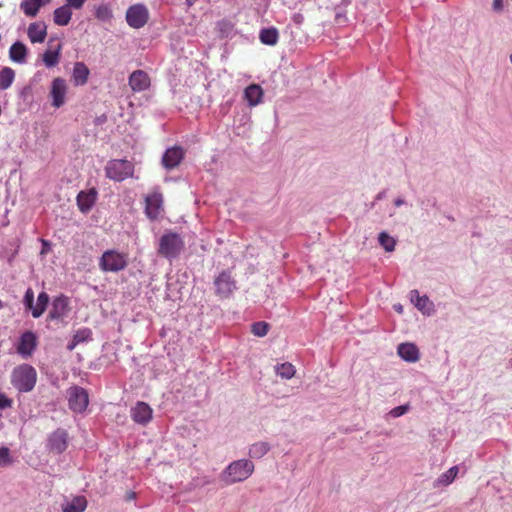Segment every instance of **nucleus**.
<instances>
[{
    "mask_svg": "<svg viewBox=\"0 0 512 512\" xmlns=\"http://www.w3.org/2000/svg\"><path fill=\"white\" fill-rule=\"evenodd\" d=\"M254 463L247 459H239L231 462L221 473V481L225 485L243 482L254 472Z\"/></svg>",
    "mask_w": 512,
    "mask_h": 512,
    "instance_id": "1",
    "label": "nucleus"
},
{
    "mask_svg": "<svg viewBox=\"0 0 512 512\" xmlns=\"http://www.w3.org/2000/svg\"><path fill=\"white\" fill-rule=\"evenodd\" d=\"M37 382V372L29 364L16 366L11 373V384L19 392H30Z\"/></svg>",
    "mask_w": 512,
    "mask_h": 512,
    "instance_id": "2",
    "label": "nucleus"
},
{
    "mask_svg": "<svg viewBox=\"0 0 512 512\" xmlns=\"http://www.w3.org/2000/svg\"><path fill=\"white\" fill-rule=\"evenodd\" d=\"M183 249L184 241L177 233L169 232L159 239L158 254L169 260L177 258Z\"/></svg>",
    "mask_w": 512,
    "mask_h": 512,
    "instance_id": "3",
    "label": "nucleus"
},
{
    "mask_svg": "<svg viewBox=\"0 0 512 512\" xmlns=\"http://www.w3.org/2000/svg\"><path fill=\"white\" fill-rule=\"evenodd\" d=\"M128 265V254L115 249L104 251L99 259V268L103 272H119Z\"/></svg>",
    "mask_w": 512,
    "mask_h": 512,
    "instance_id": "4",
    "label": "nucleus"
},
{
    "mask_svg": "<svg viewBox=\"0 0 512 512\" xmlns=\"http://www.w3.org/2000/svg\"><path fill=\"white\" fill-rule=\"evenodd\" d=\"M106 177L111 180L121 182L127 178L133 177L134 165L125 159H114L107 163L105 167Z\"/></svg>",
    "mask_w": 512,
    "mask_h": 512,
    "instance_id": "5",
    "label": "nucleus"
},
{
    "mask_svg": "<svg viewBox=\"0 0 512 512\" xmlns=\"http://www.w3.org/2000/svg\"><path fill=\"white\" fill-rule=\"evenodd\" d=\"M145 214L150 220H157L164 211V197L159 187H155L145 198Z\"/></svg>",
    "mask_w": 512,
    "mask_h": 512,
    "instance_id": "6",
    "label": "nucleus"
},
{
    "mask_svg": "<svg viewBox=\"0 0 512 512\" xmlns=\"http://www.w3.org/2000/svg\"><path fill=\"white\" fill-rule=\"evenodd\" d=\"M67 398L69 408L76 412H83L89 403V397L87 391L79 386H73L67 390Z\"/></svg>",
    "mask_w": 512,
    "mask_h": 512,
    "instance_id": "7",
    "label": "nucleus"
},
{
    "mask_svg": "<svg viewBox=\"0 0 512 512\" xmlns=\"http://www.w3.org/2000/svg\"><path fill=\"white\" fill-rule=\"evenodd\" d=\"M149 19V11L143 4H135L128 8L126 21L132 28L139 29L146 25Z\"/></svg>",
    "mask_w": 512,
    "mask_h": 512,
    "instance_id": "8",
    "label": "nucleus"
},
{
    "mask_svg": "<svg viewBox=\"0 0 512 512\" xmlns=\"http://www.w3.org/2000/svg\"><path fill=\"white\" fill-rule=\"evenodd\" d=\"M215 292L220 298H228L236 288V282L228 271L221 272L214 280Z\"/></svg>",
    "mask_w": 512,
    "mask_h": 512,
    "instance_id": "9",
    "label": "nucleus"
},
{
    "mask_svg": "<svg viewBox=\"0 0 512 512\" xmlns=\"http://www.w3.org/2000/svg\"><path fill=\"white\" fill-rule=\"evenodd\" d=\"M68 447V433L66 430L58 428L52 432L47 440V449L49 452L60 454Z\"/></svg>",
    "mask_w": 512,
    "mask_h": 512,
    "instance_id": "10",
    "label": "nucleus"
},
{
    "mask_svg": "<svg viewBox=\"0 0 512 512\" xmlns=\"http://www.w3.org/2000/svg\"><path fill=\"white\" fill-rule=\"evenodd\" d=\"M37 347V336L32 331L24 332L17 345V353L23 358L30 357Z\"/></svg>",
    "mask_w": 512,
    "mask_h": 512,
    "instance_id": "11",
    "label": "nucleus"
},
{
    "mask_svg": "<svg viewBox=\"0 0 512 512\" xmlns=\"http://www.w3.org/2000/svg\"><path fill=\"white\" fill-rule=\"evenodd\" d=\"M152 416V408L143 401H138L131 409V418L137 424L147 425L152 420Z\"/></svg>",
    "mask_w": 512,
    "mask_h": 512,
    "instance_id": "12",
    "label": "nucleus"
},
{
    "mask_svg": "<svg viewBox=\"0 0 512 512\" xmlns=\"http://www.w3.org/2000/svg\"><path fill=\"white\" fill-rule=\"evenodd\" d=\"M97 197L98 191L96 188L80 191L76 198L79 210L82 213H88L96 203Z\"/></svg>",
    "mask_w": 512,
    "mask_h": 512,
    "instance_id": "13",
    "label": "nucleus"
},
{
    "mask_svg": "<svg viewBox=\"0 0 512 512\" xmlns=\"http://www.w3.org/2000/svg\"><path fill=\"white\" fill-rule=\"evenodd\" d=\"M151 85L149 75L143 70H135L129 77V86L134 92L147 90Z\"/></svg>",
    "mask_w": 512,
    "mask_h": 512,
    "instance_id": "14",
    "label": "nucleus"
},
{
    "mask_svg": "<svg viewBox=\"0 0 512 512\" xmlns=\"http://www.w3.org/2000/svg\"><path fill=\"white\" fill-rule=\"evenodd\" d=\"M67 91L66 82L62 78H55L52 82L51 87V97H52V105L55 108L61 107L65 102V95Z\"/></svg>",
    "mask_w": 512,
    "mask_h": 512,
    "instance_id": "15",
    "label": "nucleus"
},
{
    "mask_svg": "<svg viewBox=\"0 0 512 512\" xmlns=\"http://www.w3.org/2000/svg\"><path fill=\"white\" fill-rule=\"evenodd\" d=\"M68 305H69V301H68L67 297H65L63 295L56 297L53 300L51 309L49 311V315H48L49 319L58 320V319L63 318L69 310Z\"/></svg>",
    "mask_w": 512,
    "mask_h": 512,
    "instance_id": "16",
    "label": "nucleus"
},
{
    "mask_svg": "<svg viewBox=\"0 0 512 512\" xmlns=\"http://www.w3.org/2000/svg\"><path fill=\"white\" fill-rule=\"evenodd\" d=\"M184 157V152L180 147H172L166 150L162 157L163 166L171 170L177 167Z\"/></svg>",
    "mask_w": 512,
    "mask_h": 512,
    "instance_id": "17",
    "label": "nucleus"
},
{
    "mask_svg": "<svg viewBox=\"0 0 512 512\" xmlns=\"http://www.w3.org/2000/svg\"><path fill=\"white\" fill-rule=\"evenodd\" d=\"M27 33L32 43H42L47 36V26L44 22H33L29 25Z\"/></svg>",
    "mask_w": 512,
    "mask_h": 512,
    "instance_id": "18",
    "label": "nucleus"
},
{
    "mask_svg": "<svg viewBox=\"0 0 512 512\" xmlns=\"http://www.w3.org/2000/svg\"><path fill=\"white\" fill-rule=\"evenodd\" d=\"M51 0H22L20 9L28 17H35L40 8L49 4Z\"/></svg>",
    "mask_w": 512,
    "mask_h": 512,
    "instance_id": "19",
    "label": "nucleus"
},
{
    "mask_svg": "<svg viewBox=\"0 0 512 512\" xmlns=\"http://www.w3.org/2000/svg\"><path fill=\"white\" fill-rule=\"evenodd\" d=\"M397 352L405 361L416 362L419 360V350L415 344L402 343L398 346Z\"/></svg>",
    "mask_w": 512,
    "mask_h": 512,
    "instance_id": "20",
    "label": "nucleus"
},
{
    "mask_svg": "<svg viewBox=\"0 0 512 512\" xmlns=\"http://www.w3.org/2000/svg\"><path fill=\"white\" fill-rule=\"evenodd\" d=\"M72 18V9L66 4L56 8L53 12V21L58 26H66Z\"/></svg>",
    "mask_w": 512,
    "mask_h": 512,
    "instance_id": "21",
    "label": "nucleus"
},
{
    "mask_svg": "<svg viewBox=\"0 0 512 512\" xmlns=\"http://www.w3.org/2000/svg\"><path fill=\"white\" fill-rule=\"evenodd\" d=\"M263 90L257 84L249 85L244 91V98L250 106H256L262 101Z\"/></svg>",
    "mask_w": 512,
    "mask_h": 512,
    "instance_id": "22",
    "label": "nucleus"
},
{
    "mask_svg": "<svg viewBox=\"0 0 512 512\" xmlns=\"http://www.w3.org/2000/svg\"><path fill=\"white\" fill-rule=\"evenodd\" d=\"M9 57L16 63L25 62L27 57V47L22 42H15L9 49Z\"/></svg>",
    "mask_w": 512,
    "mask_h": 512,
    "instance_id": "23",
    "label": "nucleus"
},
{
    "mask_svg": "<svg viewBox=\"0 0 512 512\" xmlns=\"http://www.w3.org/2000/svg\"><path fill=\"white\" fill-rule=\"evenodd\" d=\"M89 76V69L83 62H76L73 68V80L75 85L86 84Z\"/></svg>",
    "mask_w": 512,
    "mask_h": 512,
    "instance_id": "24",
    "label": "nucleus"
},
{
    "mask_svg": "<svg viewBox=\"0 0 512 512\" xmlns=\"http://www.w3.org/2000/svg\"><path fill=\"white\" fill-rule=\"evenodd\" d=\"M87 506V500L84 496H76L63 505V512H83Z\"/></svg>",
    "mask_w": 512,
    "mask_h": 512,
    "instance_id": "25",
    "label": "nucleus"
},
{
    "mask_svg": "<svg viewBox=\"0 0 512 512\" xmlns=\"http://www.w3.org/2000/svg\"><path fill=\"white\" fill-rule=\"evenodd\" d=\"M259 39L265 45H276L279 39L278 30L274 27L264 28L260 31Z\"/></svg>",
    "mask_w": 512,
    "mask_h": 512,
    "instance_id": "26",
    "label": "nucleus"
},
{
    "mask_svg": "<svg viewBox=\"0 0 512 512\" xmlns=\"http://www.w3.org/2000/svg\"><path fill=\"white\" fill-rule=\"evenodd\" d=\"M49 303V295L46 292H41L37 297V303L32 309V316L39 318L46 310Z\"/></svg>",
    "mask_w": 512,
    "mask_h": 512,
    "instance_id": "27",
    "label": "nucleus"
},
{
    "mask_svg": "<svg viewBox=\"0 0 512 512\" xmlns=\"http://www.w3.org/2000/svg\"><path fill=\"white\" fill-rule=\"evenodd\" d=\"M15 78V72L10 67H4L0 70V90L8 89Z\"/></svg>",
    "mask_w": 512,
    "mask_h": 512,
    "instance_id": "28",
    "label": "nucleus"
},
{
    "mask_svg": "<svg viewBox=\"0 0 512 512\" xmlns=\"http://www.w3.org/2000/svg\"><path fill=\"white\" fill-rule=\"evenodd\" d=\"M275 371L283 379H291L296 373L295 367L289 362L277 365Z\"/></svg>",
    "mask_w": 512,
    "mask_h": 512,
    "instance_id": "29",
    "label": "nucleus"
},
{
    "mask_svg": "<svg viewBox=\"0 0 512 512\" xmlns=\"http://www.w3.org/2000/svg\"><path fill=\"white\" fill-rule=\"evenodd\" d=\"M270 450V446L266 442L254 443L249 449V455L252 458H262Z\"/></svg>",
    "mask_w": 512,
    "mask_h": 512,
    "instance_id": "30",
    "label": "nucleus"
},
{
    "mask_svg": "<svg viewBox=\"0 0 512 512\" xmlns=\"http://www.w3.org/2000/svg\"><path fill=\"white\" fill-rule=\"evenodd\" d=\"M458 470L459 469L457 466L451 467L449 470H447L446 472H444L443 474H441L438 477L436 483L438 485H443V486H447V485L451 484L457 477Z\"/></svg>",
    "mask_w": 512,
    "mask_h": 512,
    "instance_id": "31",
    "label": "nucleus"
},
{
    "mask_svg": "<svg viewBox=\"0 0 512 512\" xmlns=\"http://www.w3.org/2000/svg\"><path fill=\"white\" fill-rule=\"evenodd\" d=\"M414 296L416 297L415 306L421 311H429L431 309V302L429 301L427 296H419L417 290L411 291V299L414 300Z\"/></svg>",
    "mask_w": 512,
    "mask_h": 512,
    "instance_id": "32",
    "label": "nucleus"
},
{
    "mask_svg": "<svg viewBox=\"0 0 512 512\" xmlns=\"http://www.w3.org/2000/svg\"><path fill=\"white\" fill-rule=\"evenodd\" d=\"M270 325L265 321L255 322L251 326V332L257 337H264L269 332Z\"/></svg>",
    "mask_w": 512,
    "mask_h": 512,
    "instance_id": "33",
    "label": "nucleus"
},
{
    "mask_svg": "<svg viewBox=\"0 0 512 512\" xmlns=\"http://www.w3.org/2000/svg\"><path fill=\"white\" fill-rule=\"evenodd\" d=\"M92 337V331L89 328H82L76 331L73 336L74 345H78L80 343L86 342L90 340Z\"/></svg>",
    "mask_w": 512,
    "mask_h": 512,
    "instance_id": "34",
    "label": "nucleus"
},
{
    "mask_svg": "<svg viewBox=\"0 0 512 512\" xmlns=\"http://www.w3.org/2000/svg\"><path fill=\"white\" fill-rule=\"evenodd\" d=\"M379 243L388 252L393 251L396 244L395 240L386 232H381L379 234Z\"/></svg>",
    "mask_w": 512,
    "mask_h": 512,
    "instance_id": "35",
    "label": "nucleus"
},
{
    "mask_svg": "<svg viewBox=\"0 0 512 512\" xmlns=\"http://www.w3.org/2000/svg\"><path fill=\"white\" fill-rule=\"evenodd\" d=\"M95 16L99 20L107 21V20H110L112 18V11H111V9L109 8L108 5L102 4V5H99L96 8Z\"/></svg>",
    "mask_w": 512,
    "mask_h": 512,
    "instance_id": "36",
    "label": "nucleus"
},
{
    "mask_svg": "<svg viewBox=\"0 0 512 512\" xmlns=\"http://www.w3.org/2000/svg\"><path fill=\"white\" fill-rule=\"evenodd\" d=\"M59 61V53L57 51L47 50L43 54V62L47 67L55 66Z\"/></svg>",
    "mask_w": 512,
    "mask_h": 512,
    "instance_id": "37",
    "label": "nucleus"
},
{
    "mask_svg": "<svg viewBox=\"0 0 512 512\" xmlns=\"http://www.w3.org/2000/svg\"><path fill=\"white\" fill-rule=\"evenodd\" d=\"M24 304L31 311L34 308V292L31 288H28L24 295Z\"/></svg>",
    "mask_w": 512,
    "mask_h": 512,
    "instance_id": "38",
    "label": "nucleus"
},
{
    "mask_svg": "<svg viewBox=\"0 0 512 512\" xmlns=\"http://www.w3.org/2000/svg\"><path fill=\"white\" fill-rule=\"evenodd\" d=\"M11 463L9 449L6 447L0 448V466H6Z\"/></svg>",
    "mask_w": 512,
    "mask_h": 512,
    "instance_id": "39",
    "label": "nucleus"
},
{
    "mask_svg": "<svg viewBox=\"0 0 512 512\" xmlns=\"http://www.w3.org/2000/svg\"><path fill=\"white\" fill-rule=\"evenodd\" d=\"M408 410H409L408 405L397 406L390 411V415L394 418H397V417L404 415Z\"/></svg>",
    "mask_w": 512,
    "mask_h": 512,
    "instance_id": "40",
    "label": "nucleus"
},
{
    "mask_svg": "<svg viewBox=\"0 0 512 512\" xmlns=\"http://www.w3.org/2000/svg\"><path fill=\"white\" fill-rule=\"evenodd\" d=\"M66 1V5L68 7H70L72 10H81L83 8V6L85 5V3L87 2V0H65Z\"/></svg>",
    "mask_w": 512,
    "mask_h": 512,
    "instance_id": "41",
    "label": "nucleus"
},
{
    "mask_svg": "<svg viewBox=\"0 0 512 512\" xmlns=\"http://www.w3.org/2000/svg\"><path fill=\"white\" fill-rule=\"evenodd\" d=\"M12 404V399L8 398L4 393L0 392V409L10 408Z\"/></svg>",
    "mask_w": 512,
    "mask_h": 512,
    "instance_id": "42",
    "label": "nucleus"
},
{
    "mask_svg": "<svg viewBox=\"0 0 512 512\" xmlns=\"http://www.w3.org/2000/svg\"><path fill=\"white\" fill-rule=\"evenodd\" d=\"M292 20L296 25L300 26L304 22V16L301 13H295Z\"/></svg>",
    "mask_w": 512,
    "mask_h": 512,
    "instance_id": "43",
    "label": "nucleus"
},
{
    "mask_svg": "<svg viewBox=\"0 0 512 512\" xmlns=\"http://www.w3.org/2000/svg\"><path fill=\"white\" fill-rule=\"evenodd\" d=\"M503 0H494L493 7L495 10H500L502 8Z\"/></svg>",
    "mask_w": 512,
    "mask_h": 512,
    "instance_id": "44",
    "label": "nucleus"
},
{
    "mask_svg": "<svg viewBox=\"0 0 512 512\" xmlns=\"http://www.w3.org/2000/svg\"><path fill=\"white\" fill-rule=\"evenodd\" d=\"M395 310L398 312V313H402L403 312V307L401 305H395L394 306Z\"/></svg>",
    "mask_w": 512,
    "mask_h": 512,
    "instance_id": "45",
    "label": "nucleus"
},
{
    "mask_svg": "<svg viewBox=\"0 0 512 512\" xmlns=\"http://www.w3.org/2000/svg\"><path fill=\"white\" fill-rule=\"evenodd\" d=\"M77 345H74V339H72V342L68 345L69 350H73Z\"/></svg>",
    "mask_w": 512,
    "mask_h": 512,
    "instance_id": "46",
    "label": "nucleus"
},
{
    "mask_svg": "<svg viewBox=\"0 0 512 512\" xmlns=\"http://www.w3.org/2000/svg\"><path fill=\"white\" fill-rule=\"evenodd\" d=\"M402 203H403V201L400 199L395 201L396 206H400Z\"/></svg>",
    "mask_w": 512,
    "mask_h": 512,
    "instance_id": "47",
    "label": "nucleus"
},
{
    "mask_svg": "<svg viewBox=\"0 0 512 512\" xmlns=\"http://www.w3.org/2000/svg\"><path fill=\"white\" fill-rule=\"evenodd\" d=\"M3 308V302L0 300V309Z\"/></svg>",
    "mask_w": 512,
    "mask_h": 512,
    "instance_id": "48",
    "label": "nucleus"
},
{
    "mask_svg": "<svg viewBox=\"0 0 512 512\" xmlns=\"http://www.w3.org/2000/svg\"><path fill=\"white\" fill-rule=\"evenodd\" d=\"M510 61H511V63H512V54L510 55Z\"/></svg>",
    "mask_w": 512,
    "mask_h": 512,
    "instance_id": "49",
    "label": "nucleus"
},
{
    "mask_svg": "<svg viewBox=\"0 0 512 512\" xmlns=\"http://www.w3.org/2000/svg\"><path fill=\"white\" fill-rule=\"evenodd\" d=\"M511 365H512V360L510 361Z\"/></svg>",
    "mask_w": 512,
    "mask_h": 512,
    "instance_id": "50",
    "label": "nucleus"
}]
</instances>
